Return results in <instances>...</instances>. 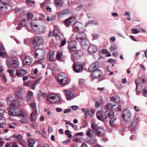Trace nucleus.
Here are the masks:
<instances>
[{
  "label": "nucleus",
  "instance_id": "nucleus-1",
  "mask_svg": "<svg viewBox=\"0 0 147 147\" xmlns=\"http://www.w3.org/2000/svg\"><path fill=\"white\" fill-rule=\"evenodd\" d=\"M76 39L80 42V44L83 48H84L88 45L89 41L87 39L86 34L83 33H78L76 36Z\"/></svg>",
  "mask_w": 147,
  "mask_h": 147
},
{
  "label": "nucleus",
  "instance_id": "nucleus-2",
  "mask_svg": "<svg viewBox=\"0 0 147 147\" xmlns=\"http://www.w3.org/2000/svg\"><path fill=\"white\" fill-rule=\"evenodd\" d=\"M6 63L9 67H12L14 68H16L18 67L19 65L18 59L16 57L7 58L6 61Z\"/></svg>",
  "mask_w": 147,
  "mask_h": 147
},
{
  "label": "nucleus",
  "instance_id": "nucleus-3",
  "mask_svg": "<svg viewBox=\"0 0 147 147\" xmlns=\"http://www.w3.org/2000/svg\"><path fill=\"white\" fill-rule=\"evenodd\" d=\"M47 99L52 104H58L60 102V98L54 93L49 94L47 97Z\"/></svg>",
  "mask_w": 147,
  "mask_h": 147
},
{
  "label": "nucleus",
  "instance_id": "nucleus-4",
  "mask_svg": "<svg viewBox=\"0 0 147 147\" xmlns=\"http://www.w3.org/2000/svg\"><path fill=\"white\" fill-rule=\"evenodd\" d=\"M91 126L92 129L96 133L97 136H102L105 133V130L103 127H99L94 124H92Z\"/></svg>",
  "mask_w": 147,
  "mask_h": 147
},
{
  "label": "nucleus",
  "instance_id": "nucleus-5",
  "mask_svg": "<svg viewBox=\"0 0 147 147\" xmlns=\"http://www.w3.org/2000/svg\"><path fill=\"white\" fill-rule=\"evenodd\" d=\"M9 113L10 115L22 117L24 118L23 112L21 111H18V109L10 108L9 110Z\"/></svg>",
  "mask_w": 147,
  "mask_h": 147
},
{
  "label": "nucleus",
  "instance_id": "nucleus-6",
  "mask_svg": "<svg viewBox=\"0 0 147 147\" xmlns=\"http://www.w3.org/2000/svg\"><path fill=\"white\" fill-rule=\"evenodd\" d=\"M122 117L125 122L128 123L130 121L131 119L130 111L127 110H124L122 113Z\"/></svg>",
  "mask_w": 147,
  "mask_h": 147
},
{
  "label": "nucleus",
  "instance_id": "nucleus-7",
  "mask_svg": "<svg viewBox=\"0 0 147 147\" xmlns=\"http://www.w3.org/2000/svg\"><path fill=\"white\" fill-rule=\"evenodd\" d=\"M33 45L35 47H38L42 45L44 42V40L42 37L37 36L33 38L32 41Z\"/></svg>",
  "mask_w": 147,
  "mask_h": 147
},
{
  "label": "nucleus",
  "instance_id": "nucleus-8",
  "mask_svg": "<svg viewBox=\"0 0 147 147\" xmlns=\"http://www.w3.org/2000/svg\"><path fill=\"white\" fill-rule=\"evenodd\" d=\"M46 55V53L44 50L38 49L35 52V56L36 58L38 59H44Z\"/></svg>",
  "mask_w": 147,
  "mask_h": 147
},
{
  "label": "nucleus",
  "instance_id": "nucleus-9",
  "mask_svg": "<svg viewBox=\"0 0 147 147\" xmlns=\"http://www.w3.org/2000/svg\"><path fill=\"white\" fill-rule=\"evenodd\" d=\"M70 53L72 54L71 58L74 61L79 59L83 54V52L81 50H76Z\"/></svg>",
  "mask_w": 147,
  "mask_h": 147
},
{
  "label": "nucleus",
  "instance_id": "nucleus-10",
  "mask_svg": "<svg viewBox=\"0 0 147 147\" xmlns=\"http://www.w3.org/2000/svg\"><path fill=\"white\" fill-rule=\"evenodd\" d=\"M114 117V112L112 111H106L102 113V121H108V118L112 119Z\"/></svg>",
  "mask_w": 147,
  "mask_h": 147
},
{
  "label": "nucleus",
  "instance_id": "nucleus-11",
  "mask_svg": "<svg viewBox=\"0 0 147 147\" xmlns=\"http://www.w3.org/2000/svg\"><path fill=\"white\" fill-rule=\"evenodd\" d=\"M73 68L75 72L80 73L83 71V67L80 63L77 62L73 64Z\"/></svg>",
  "mask_w": 147,
  "mask_h": 147
},
{
  "label": "nucleus",
  "instance_id": "nucleus-12",
  "mask_svg": "<svg viewBox=\"0 0 147 147\" xmlns=\"http://www.w3.org/2000/svg\"><path fill=\"white\" fill-rule=\"evenodd\" d=\"M32 29L33 30L35 31L36 33H38L39 34L40 33H43L44 32L45 29L44 26L43 25L41 26H40L38 28L36 29L35 30L33 27L35 28H37L38 27V26L36 24H34L33 23H31V24Z\"/></svg>",
  "mask_w": 147,
  "mask_h": 147
},
{
  "label": "nucleus",
  "instance_id": "nucleus-13",
  "mask_svg": "<svg viewBox=\"0 0 147 147\" xmlns=\"http://www.w3.org/2000/svg\"><path fill=\"white\" fill-rule=\"evenodd\" d=\"M76 45L77 43L75 41H72L69 43L68 48L70 53H73L74 51L77 50Z\"/></svg>",
  "mask_w": 147,
  "mask_h": 147
},
{
  "label": "nucleus",
  "instance_id": "nucleus-14",
  "mask_svg": "<svg viewBox=\"0 0 147 147\" xmlns=\"http://www.w3.org/2000/svg\"><path fill=\"white\" fill-rule=\"evenodd\" d=\"M76 19V18L75 17H70L64 21V24L67 27L72 26L75 23Z\"/></svg>",
  "mask_w": 147,
  "mask_h": 147
},
{
  "label": "nucleus",
  "instance_id": "nucleus-15",
  "mask_svg": "<svg viewBox=\"0 0 147 147\" xmlns=\"http://www.w3.org/2000/svg\"><path fill=\"white\" fill-rule=\"evenodd\" d=\"M102 73L100 69H98L93 71L91 76L93 78H97L102 77Z\"/></svg>",
  "mask_w": 147,
  "mask_h": 147
},
{
  "label": "nucleus",
  "instance_id": "nucleus-16",
  "mask_svg": "<svg viewBox=\"0 0 147 147\" xmlns=\"http://www.w3.org/2000/svg\"><path fill=\"white\" fill-rule=\"evenodd\" d=\"M99 66V64L98 62H95L92 64L89 67L88 70L89 71L92 72L97 69H99L98 68Z\"/></svg>",
  "mask_w": 147,
  "mask_h": 147
},
{
  "label": "nucleus",
  "instance_id": "nucleus-17",
  "mask_svg": "<svg viewBox=\"0 0 147 147\" xmlns=\"http://www.w3.org/2000/svg\"><path fill=\"white\" fill-rule=\"evenodd\" d=\"M139 121V118L138 117H134V120L131 123V124L129 126L131 130L132 131L136 128V127Z\"/></svg>",
  "mask_w": 147,
  "mask_h": 147
},
{
  "label": "nucleus",
  "instance_id": "nucleus-18",
  "mask_svg": "<svg viewBox=\"0 0 147 147\" xmlns=\"http://www.w3.org/2000/svg\"><path fill=\"white\" fill-rule=\"evenodd\" d=\"M88 51L90 54H94L97 51V47L95 45H91L88 47Z\"/></svg>",
  "mask_w": 147,
  "mask_h": 147
},
{
  "label": "nucleus",
  "instance_id": "nucleus-19",
  "mask_svg": "<svg viewBox=\"0 0 147 147\" xmlns=\"http://www.w3.org/2000/svg\"><path fill=\"white\" fill-rule=\"evenodd\" d=\"M32 59L29 56L25 57L23 60V63L25 65H29L31 63Z\"/></svg>",
  "mask_w": 147,
  "mask_h": 147
},
{
  "label": "nucleus",
  "instance_id": "nucleus-20",
  "mask_svg": "<svg viewBox=\"0 0 147 147\" xmlns=\"http://www.w3.org/2000/svg\"><path fill=\"white\" fill-rule=\"evenodd\" d=\"M28 73L26 70L20 69H18L16 71V74L18 77L22 76Z\"/></svg>",
  "mask_w": 147,
  "mask_h": 147
},
{
  "label": "nucleus",
  "instance_id": "nucleus-21",
  "mask_svg": "<svg viewBox=\"0 0 147 147\" xmlns=\"http://www.w3.org/2000/svg\"><path fill=\"white\" fill-rule=\"evenodd\" d=\"M64 92L66 93V97L68 100H70L74 96V94L70 91L64 90Z\"/></svg>",
  "mask_w": 147,
  "mask_h": 147
},
{
  "label": "nucleus",
  "instance_id": "nucleus-22",
  "mask_svg": "<svg viewBox=\"0 0 147 147\" xmlns=\"http://www.w3.org/2000/svg\"><path fill=\"white\" fill-rule=\"evenodd\" d=\"M135 83L136 86V91L137 92L136 94L138 95V93L139 92H138V89H140L141 88L142 86V83L138 80H136Z\"/></svg>",
  "mask_w": 147,
  "mask_h": 147
},
{
  "label": "nucleus",
  "instance_id": "nucleus-23",
  "mask_svg": "<svg viewBox=\"0 0 147 147\" xmlns=\"http://www.w3.org/2000/svg\"><path fill=\"white\" fill-rule=\"evenodd\" d=\"M58 81L61 80V81L63 80H64V82L66 80H68V78L65 75L62 73L59 74L58 75Z\"/></svg>",
  "mask_w": 147,
  "mask_h": 147
},
{
  "label": "nucleus",
  "instance_id": "nucleus-24",
  "mask_svg": "<svg viewBox=\"0 0 147 147\" xmlns=\"http://www.w3.org/2000/svg\"><path fill=\"white\" fill-rule=\"evenodd\" d=\"M82 112L84 113L85 119L87 118L88 115H90V113L92 114L93 113L92 111H89L87 108H85V109L83 108L82 109Z\"/></svg>",
  "mask_w": 147,
  "mask_h": 147
},
{
  "label": "nucleus",
  "instance_id": "nucleus-25",
  "mask_svg": "<svg viewBox=\"0 0 147 147\" xmlns=\"http://www.w3.org/2000/svg\"><path fill=\"white\" fill-rule=\"evenodd\" d=\"M63 58L62 51V50H59L57 54L56 58L58 60L61 61L63 60L62 58Z\"/></svg>",
  "mask_w": 147,
  "mask_h": 147
},
{
  "label": "nucleus",
  "instance_id": "nucleus-26",
  "mask_svg": "<svg viewBox=\"0 0 147 147\" xmlns=\"http://www.w3.org/2000/svg\"><path fill=\"white\" fill-rule=\"evenodd\" d=\"M23 89L22 87H19L18 88L17 92H16V95L19 98H21L22 97V91Z\"/></svg>",
  "mask_w": 147,
  "mask_h": 147
},
{
  "label": "nucleus",
  "instance_id": "nucleus-27",
  "mask_svg": "<svg viewBox=\"0 0 147 147\" xmlns=\"http://www.w3.org/2000/svg\"><path fill=\"white\" fill-rule=\"evenodd\" d=\"M11 105H12L15 109H18L20 106V103L19 101L15 100L11 103Z\"/></svg>",
  "mask_w": 147,
  "mask_h": 147
},
{
  "label": "nucleus",
  "instance_id": "nucleus-28",
  "mask_svg": "<svg viewBox=\"0 0 147 147\" xmlns=\"http://www.w3.org/2000/svg\"><path fill=\"white\" fill-rule=\"evenodd\" d=\"M120 97L118 96H114L111 98V100L115 103H118L120 101Z\"/></svg>",
  "mask_w": 147,
  "mask_h": 147
},
{
  "label": "nucleus",
  "instance_id": "nucleus-29",
  "mask_svg": "<svg viewBox=\"0 0 147 147\" xmlns=\"http://www.w3.org/2000/svg\"><path fill=\"white\" fill-rule=\"evenodd\" d=\"M37 111H33L30 115V118L33 121H35L36 120V115Z\"/></svg>",
  "mask_w": 147,
  "mask_h": 147
},
{
  "label": "nucleus",
  "instance_id": "nucleus-30",
  "mask_svg": "<svg viewBox=\"0 0 147 147\" xmlns=\"http://www.w3.org/2000/svg\"><path fill=\"white\" fill-rule=\"evenodd\" d=\"M3 111L1 109H0V122L1 123H5V120L4 117L3 116Z\"/></svg>",
  "mask_w": 147,
  "mask_h": 147
},
{
  "label": "nucleus",
  "instance_id": "nucleus-31",
  "mask_svg": "<svg viewBox=\"0 0 147 147\" xmlns=\"http://www.w3.org/2000/svg\"><path fill=\"white\" fill-rule=\"evenodd\" d=\"M54 52L51 51L49 52L47 55V57L49 58V60L51 61H54Z\"/></svg>",
  "mask_w": 147,
  "mask_h": 147
},
{
  "label": "nucleus",
  "instance_id": "nucleus-32",
  "mask_svg": "<svg viewBox=\"0 0 147 147\" xmlns=\"http://www.w3.org/2000/svg\"><path fill=\"white\" fill-rule=\"evenodd\" d=\"M54 5L58 7L62 6L63 5V3L61 0H54Z\"/></svg>",
  "mask_w": 147,
  "mask_h": 147
},
{
  "label": "nucleus",
  "instance_id": "nucleus-33",
  "mask_svg": "<svg viewBox=\"0 0 147 147\" xmlns=\"http://www.w3.org/2000/svg\"><path fill=\"white\" fill-rule=\"evenodd\" d=\"M94 132L93 130L89 129L87 131L86 134L87 136H88L89 137L91 138L93 137L94 135Z\"/></svg>",
  "mask_w": 147,
  "mask_h": 147
},
{
  "label": "nucleus",
  "instance_id": "nucleus-34",
  "mask_svg": "<svg viewBox=\"0 0 147 147\" xmlns=\"http://www.w3.org/2000/svg\"><path fill=\"white\" fill-rule=\"evenodd\" d=\"M66 124H69L73 127L75 130H76L77 129V127L76 125L73 124L70 121L65 120L64 121Z\"/></svg>",
  "mask_w": 147,
  "mask_h": 147
},
{
  "label": "nucleus",
  "instance_id": "nucleus-35",
  "mask_svg": "<svg viewBox=\"0 0 147 147\" xmlns=\"http://www.w3.org/2000/svg\"><path fill=\"white\" fill-rule=\"evenodd\" d=\"M118 47L117 45L115 44H112L110 47V50L111 52H113L117 49Z\"/></svg>",
  "mask_w": 147,
  "mask_h": 147
},
{
  "label": "nucleus",
  "instance_id": "nucleus-36",
  "mask_svg": "<svg viewBox=\"0 0 147 147\" xmlns=\"http://www.w3.org/2000/svg\"><path fill=\"white\" fill-rule=\"evenodd\" d=\"M12 137L14 138H16L17 140H21L22 138V137L21 135L20 134L16 135V134L13 135Z\"/></svg>",
  "mask_w": 147,
  "mask_h": 147
},
{
  "label": "nucleus",
  "instance_id": "nucleus-37",
  "mask_svg": "<svg viewBox=\"0 0 147 147\" xmlns=\"http://www.w3.org/2000/svg\"><path fill=\"white\" fill-rule=\"evenodd\" d=\"M8 72L9 73L11 77H14L15 75H14L15 72V70L13 69H9L8 70Z\"/></svg>",
  "mask_w": 147,
  "mask_h": 147
},
{
  "label": "nucleus",
  "instance_id": "nucleus-38",
  "mask_svg": "<svg viewBox=\"0 0 147 147\" xmlns=\"http://www.w3.org/2000/svg\"><path fill=\"white\" fill-rule=\"evenodd\" d=\"M20 25L21 26L25 27L26 26V20L25 19L22 20L20 23Z\"/></svg>",
  "mask_w": 147,
  "mask_h": 147
},
{
  "label": "nucleus",
  "instance_id": "nucleus-39",
  "mask_svg": "<svg viewBox=\"0 0 147 147\" xmlns=\"http://www.w3.org/2000/svg\"><path fill=\"white\" fill-rule=\"evenodd\" d=\"M74 24V29L76 31H78L80 30L79 29L80 28V27L77 26V25H81V24L79 22L75 23Z\"/></svg>",
  "mask_w": 147,
  "mask_h": 147
},
{
  "label": "nucleus",
  "instance_id": "nucleus-40",
  "mask_svg": "<svg viewBox=\"0 0 147 147\" xmlns=\"http://www.w3.org/2000/svg\"><path fill=\"white\" fill-rule=\"evenodd\" d=\"M116 120V119H111L109 121V124L112 127H114L115 126V124L114 123L115 121Z\"/></svg>",
  "mask_w": 147,
  "mask_h": 147
},
{
  "label": "nucleus",
  "instance_id": "nucleus-41",
  "mask_svg": "<svg viewBox=\"0 0 147 147\" xmlns=\"http://www.w3.org/2000/svg\"><path fill=\"white\" fill-rule=\"evenodd\" d=\"M27 20H31L33 17V14L31 12L28 13L27 14Z\"/></svg>",
  "mask_w": 147,
  "mask_h": 147
},
{
  "label": "nucleus",
  "instance_id": "nucleus-42",
  "mask_svg": "<svg viewBox=\"0 0 147 147\" xmlns=\"http://www.w3.org/2000/svg\"><path fill=\"white\" fill-rule=\"evenodd\" d=\"M88 142L90 144H93L96 143V140L95 139L91 138L88 140Z\"/></svg>",
  "mask_w": 147,
  "mask_h": 147
},
{
  "label": "nucleus",
  "instance_id": "nucleus-43",
  "mask_svg": "<svg viewBox=\"0 0 147 147\" xmlns=\"http://www.w3.org/2000/svg\"><path fill=\"white\" fill-rule=\"evenodd\" d=\"M53 36L55 37L58 36L59 34V32L58 30L57 29H54L53 30Z\"/></svg>",
  "mask_w": 147,
  "mask_h": 147
},
{
  "label": "nucleus",
  "instance_id": "nucleus-44",
  "mask_svg": "<svg viewBox=\"0 0 147 147\" xmlns=\"http://www.w3.org/2000/svg\"><path fill=\"white\" fill-rule=\"evenodd\" d=\"M142 93L145 96H147V86L145 87L143 89Z\"/></svg>",
  "mask_w": 147,
  "mask_h": 147
},
{
  "label": "nucleus",
  "instance_id": "nucleus-45",
  "mask_svg": "<svg viewBox=\"0 0 147 147\" xmlns=\"http://www.w3.org/2000/svg\"><path fill=\"white\" fill-rule=\"evenodd\" d=\"M0 56L2 58H5L7 57V55L5 51L1 52V53H0Z\"/></svg>",
  "mask_w": 147,
  "mask_h": 147
},
{
  "label": "nucleus",
  "instance_id": "nucleus-46",
  "mask_svg": "<svg viewBox=\"0 0 147 147\" xmlns=\"http://www.w3.org/2000/svg\"><path fill=\"white\" fill-rule=\"evenodd\" d=\"M30 106L32 108L33 111H37L36 109V105L35 103H32L30 104Z\"/></svg>",
  "mask_w": 147,
  "mask_h": 147
},
{
  "label": "nucleus",
  "instance_id": "nucleus-47",
  "mask_svg": "<svg viewBox=\"0 0 147 147\" xmlns=\"http://www.w3.org/2000/svg\"><path fill=\"white\" fill-rule=\"evenodd\" d=\"M131 31H132V33L134 34H136L140 32V30L135 28H132L131 29Z\"/></svg>",
  "mask_w": 147,
  "mask_h": 147
},
{
  "label": "nucleus",
  "instance_id": "nucleus-48",
  "mask_svg": "<svg viewBox=\"0 0 147 147\" xmlns=\"http://www.w3.org/2000/svg\"><path fill=\"white\" fill-rule=\"evenodd\" d=\"M116 105H113L112 104L109 103L107 104L106 105L107 108L109 109H111L114 106H115Z\"/></svg>",
  "mask_w": 147,
  "mask_h": 147
},
{
  "label": "nucleus",
  "instance_id": "nucleus-49",
  "mask_svg": "<svg viewBox=\"0 0 147 147\" xmlns=\"http://www.w3.org/2000/svg\"><path fill=\"white\" fill-rule=\"evenodd\" d=\"M96 116L98 119L101 121V119H102V113L101 114L99 112H97L96 113Z\"/></svg>",
  "mask_w": 147,
  "mask_h": 147
},
{
  "label": "nucleus",
  "instance_id": "nucleus-50",
  "mask_svg": "<svg viewBox=\"0 0 147 147\" xmlns=\"http://www.w3.org/2000/svg\"><path fill=\"white\" fill-rule=\"evenodd\" d=\"M41 78H42V77H39V78H38L34 82L33 84L34 86H35L36 85H37L38 83V82L40 81L41 79Z\"/></svg>",
  "mask_w": 147,
  "mask_h": 147
},
{
  "label": "nucleus",
  "instance_id": "nucleus-51",
  "mask_svg": "<svg viewBox=\"0 0 147 147\" xmlns=\"http://www.w3.org/2000/svg\"><path fill=\"white\" fill-rule=\"evenodd\" d=\"M28 144H34L35 142L34 140L32 139H29L28 140Z\"/></svg>",
  "mask_w": 147,
  "mask_h": 147
},
{
  "label": "nucleus",
  "instance_id": "nucleus-52",
  "mask_svg": "<svg viewBox=\"0 0 147 147\" xmlns=\"http://www.w3.org/2000/svg\"><path fill=\"white\" fill-rule=\"evenodd\" d=\"M19 143L24 147H26L27 146V143L24 141H20Z\"/></svg>",
  "mask_w": 147,
  "mask_h": 147
},
{
  "label": "nucleus",
  "instance_id": "nucleus-53",
  "mask_svg": "<svg viewBox=\"0 0 147 147\" xmlns=\"http://www.w3.org/2000/svg\"><path fill=\"white\" fill-rule=\"evenodd\" d=\"M69 13V11L68 10H64L61 12H59V14L61 15L68 13Z\"/></svg>",
  "mask_w": 147,
  "mask_h": 147
},
{
  "label": "nucleus",
  "instance_id": "nucleus-54",
  "mask_svg": "<svg viewBox=\"0 0 147 147\" xmlns=\"http://www.w3.org/2000/svg\"><path fill=\"white\" fill-rule=\"evenodd\" d=\"M44 59H39V60L36 61L35 62L37 63L41 64L43 61Z\"/></svg>",
  "mask_w": 147,
  "mask_h": 147
},
{
  "label": "nucleus",
  "instance_id": "nucleus-55",
  "mask_svg": "<svg viewBox=\"0 0 147 147\" xmlns=\"http://www.w3.org/2000/svg\"><path fill=\"white\" fill-rule=\"evenodd\" d=\"M79 83L80 85H82L84 84L85 83L84 80L82 79L79 80Z\"/></svg>",
  "mask_w": 147,
  "mask_h": 147
},
{
  "label": "nucleus",
  "instance_id": "nucleus-56",
  "mask_svg": "<svg viewBox=\"0 0 147 147\" xmlns=\"http://www.w3.org/2000/svg\"><path fill=\"white\" fill-rule=\"evenodd\" d=\"M5 51V49L4 47L1 45H0V53L1 52H4Z\"/></svg>",
  "mask_w": 147,
  "mask_h": 147
},
{
  "label": "nucleus",
  "instance_id": "nucleus-57",
  "mask_svg": "<svg viewBox=\"0 0 147 147\" xmlns=\"http://www.w3.org/2000/svg\"><path fill=\"white\" fill-rule=\"evenodd\" d=\"M66 43V40L65 39L61 41V44L60 45V46H61V47L63 46L64 45H65Z\"/></svg>",
  "mask_w": 147,
  "mask_h": 147
},
{
  "label": "nucleus",
  "instance_id": "nucleus-58",
  "mask_svg": "<svg viewBox=\"0 0 147 147\" xmlns=\"http://www.w3.org/2000/svg\"><path fill=\"white\" fill-rule=\"evenodd\" d=\"M84 7V5H81L79 6L77 8H76V10L77 11H80V10L82 8Z\"/></svg>",
  "mask_w": 147,
  "mask_h": 147
},
{
  "label": "nucleus",
  "instance_id": "nucleus-59",
  "mask_svg": "<svg viewBox=\"0 0 147 147\" xmlns=\"http://www.w3.org/2000/svg\"><path fill=\"white\" fill-rule=\"evenodd\" d=\"M8 2V0H0V5L2 3L7 4Z\"/></svg>",
  "mask_w": 147,
  "mask_h": 147
},
{
  "label": "nucleus",
  "instance_id": "nucleus-60",
  "mask_svg": "<svg viewBox=\"0 0 147 147\" xmlns=\"http://www.w3.org/2000/svg\"><path fill=\"white\" fill-rule=\"evenodd\" d=\"M67 81V80H66L64 82V80H62V81H61V80H60V81H59L58 82H59V83L60 84H62V85H64L66 83Z\"/></svg>",
  "mask_w": 147,
  "mask_h": 147
},
{
  "label": "nucleus",
  "instance_id": "nucleus-61",
  "mask_svg": "<svg viewBox=\"0 0 147 147\" xmlns=\"http://www.w3.org/2000/svg\"><path fill=\"white\" fill-rule=\"evenodd\" d=\"M78 108L77 106H71V108L73 110H77Z\"/></svg>",
  "mask_w": 147,
  "mask_h": 147
},
{
  "label": "nucleus",
  "instance_id": "nucleus-62",
  "mask_svg": "<svg viewBox=\"0 0 147 147\" xmlns=\"http://www.w3.org/2000/svg\"><path fill=\"white\" fill-rule=\"evenodd\" d=\"M3 80L5 82H7V79L5 75H3L2 76Z\"/></svg>",
  "mask_w": 147,
  "mask_h": 147
},
{
  "label": "nucleus",
  "instance_id": "nucleus-63",
  "mask_svg": "<svg viewBox=\"0 0 147 147\" xmlns=\"http://www.w3.org/2000/svg\"><path fill=\"white\" fill-rule=\"evenodd\" d=\"M6 4L5 3H2V4L0 5V9H2L4 7H6L5 6Z\"/></svg>",
  "mask_w": 147,
  "mask_h": 147
},
{
  "label": "nucleus",
  "instance_id": "nucleus-64",
  "mask_svg": "<svg viewBox=\"0 0 147 147\" xmlns=\"http://www.w3.org/2000/svg\"><path fill=\"white\" fill-rule=\"evenodd\" d=\"M71 111V109H67L65 110L64 111V113H68L69 112Z\"/></svg>",
  "mask_w": 147,
  "mask_h": 147
}]
</instances>
